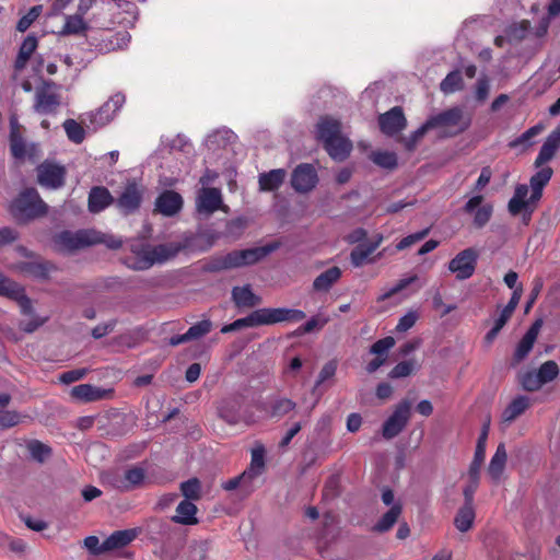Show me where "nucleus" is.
<instances>
[{
	"instance_id": "7c9ffc66",
	"label": "nucleus",
	"mask_w": 560,
	"mask_h": 560,
	"mask_svg": "<svg viewBox=\"0 0 560 560\" xmlns=\"http://www.w3.org/2000/svg\"><path fill=\"white\" fill-rule=\"evenodd\" d=\"M285 175L287 173L283 168L261 173L258 178L259 189L262 191L277 190L283 184Z\"/></svg>"
},
{
	"instance_id": "ddd939ff",
	"label": "nucleus",
	"mask_w": 560,
	"mask_h": 560,
	"mask_svg": "<svg viewBox=\"0 0 560 560\" xmlns=\"http://www.w3.org/2000/svg\"><path fill=\"white\" fill-rule=\"evenodd\" d=\"M151 245L148 243H132L130 245V255L122 257L121 262L131 270L143 271L150 269L153 265H144V261L152 260Z\"/></svg>"
},
{
	"instance_id": "6e6d98bb",
	"label": "nucleus",
	"mask_w": 560,
	"mask_h": 560,
	"mask_svg": "<svg viewBox=\"0 0 560 560\" xmlns=\"http://www.w3.org/2000/svg\"><path fill=\"white\" fill-rule=\"evenodd\" d=\"M16 293L11 294L9 299L16 301L21 308V312L25 315H34V308L31 299L25 294V290L22 285H18L14 290Z\"/></svg>"
},
{
	"instance_id": "9b49d317",
	"label": "nucleus",
	"mask_w": 560,
	"mask_h": 560,
	"mask_svg": "<svg viewBox=\"0 0 560 560\" xmlns=\"http://www.w3.org/2000/svg\"><path fill=\"white\" fill-rule=\"evenodd\" d=\"M144 189L136 182H128L121 194L115 199V206L122 215L137 212L142 203Z\"/></svg>"
},
{
	"instance_id": "5fc2aeb1",
	"label": "nucleus",
	"mask_w": 560,
	"mask_h": 560,
	"mask_svg": "<svg viewBox=\"0 0 560 560\" xmlns=\"http://www.w3.org/2000/svg\"><path fill=\"white\" fill-rule=\"evenodd\" d=\"M102 481L119 492H126L124 475L120 470H109L102 474Z\"/></svg>"
},
{
	"instance_id": "473e14b6",
	"label": "nucleus",
	"mask_w": 560,
	"mask_h": 560,
	"mask_svg": "<svg viewBox=\"0 0 560 560\" xmlns=\"http://www.w3.org/2000/svg\"><path fill=\"white\" fill-rule=\"evenodd\" d=\"M476 517L474 504L464 503L454 517V525L460 533L468 532Z\"/></svg>"
},
{
	"instance_id": "dca6fc26",
	"label": "nucleus",
	"mask_w": 560,
	"mask_h": 560,
	"mask_svg": "<svg viewBox=\"0 0 560 560\" xmlns=\"http://www.w3.org/2000/svg\"><path fill=\"white\" fill-rule=\"evenodd\" d=\"M243 404L244 399L241 396H231L222 399L217 407L219 418L231 425L240 423L243 419Z\"/></svg>"
},
{
	"instance_id": "ea45409f",
	"label": "nucleus",
	"mask_w": 560,
	"mask_h": 560,
	"mask_svg": "<svg viewBox=\"0 0 560 560\" xmlns=\"http://www.w3.org/2000/svg\"><path fill=\"white\" fill-rule=\"evenodd\" d=\"M233 269L230 260V254L214 255L209 257L206 264L202 266V270L206 272H220L223 270Z\"/></svg>"
},
{
	"instance_id": "b1692460",
	"label": "nucleus",
	"mask_w": 560,
	"mask_h": 560,
	"mask_svg": "<svg viewBox=\"0 0 560 560\" xmlns=\"http://www.w3.org/2000/svg\"><path fill=\"white\" fill-rule=\"evenodd\" d=\"M560 147V125L546 138L536 158L535 166L539 167L549 162Z\"/></svg>"
},
{
	"instance_id": "6ab92c4d",
	"label": "nucleus",
	"mask_w": 560,
	"mask_h": 560,
	"mask_svg": "<svg viewBox=\"0 0 560 560\" xmlns=\"http://www.w3.org/2000/svg\"><path fill=\"white\" fill-rule=\"evenodd\" d=\"M542 326V319H536L528 330L525 332L521 341L518 342L514 354H513V365L521 363L530 352L533 346L537 339L539 330Z\"/></svg>"
},
{
	"instance_id": "49530a36",
	"label": "nucleus",
	"mask_w": 560,
	"mask_h": 560,
	"mask_svg": "<svg viewBox=\"0 0 560 560\" xmlns=\"http://www.w3.org/2000/svg\"><path fill=\"white\" fill-rule=\"evenodd\" d=\"M517 378L524 390L535 392L542 387V383L535 370L522 372L518 374Z\"/></svg>"
},
{
	"instance_id": "c9c22d12",
	"label": "nucleus",
	"mask_w": 560,
	"mask_h": 560,
	"mask_svg": "<svg viewBox=\"0 0 560 560\" xmlns=\"http://www.w3.org/2000/svg\"><path fill=\"white\" fill-rule=\"evenodd\" d=\"M528 195V186L525 184L517 185L515 187L514 196L510 199L508 209L512 215L520 214L523 210L528 207L526 197Z\"/></svg>"
},
{
	"instance_id": "c756f323",
	"label": "nucleus",
	"mask_w": 560,
	"mask_h": 560,
	"mask_svg": "<svg viewBox=\"0 0 560 560\" xmlns=\"http://www.w3.org/2000/svg\"><path fill=\"white\" fill-rule=\"evenodd\" d=\"M341 275V269L337 266H334L314 279L313 289L317 292H328L331 287L340 279Z\"/></svg>"
},
{
	"instance_id": "bf43d9fd",
	"label": "nucleus",
	"mask_w": 560,
	"mask_h": 560,
	"mask_svg": "<svg viewBox=\"0 0 560 560\" xmlns=\"http://www.w3.org/2000/svg\"><path fill=\"white\" fill-rule=\"evenodd\" d=\"M542 130V127L540 125H536L527 129L525 132H523L520 137L512 140L509 145L511 148H517L520 145H524L525 148L529 147L532 144L530 140L540 133Z\"/></svg>"
},
{
	"instance_id": "0eeeda50",
	"label": "nucleus",
	"mask_w": 560,
	"mask_h": 560,
	"mask_svg": "<svg viewBox=\"0 0 560 560\" xmlns=\"http://www.w3.org/2000/svg\"><path fill=\"white\" fill-rule=\"evenodd\" d=\"M412 401L405 398L400 400L384 422L382 428V435L385 440H392L396 438L408 424L411 417Z\"/></svg>"
},
{
	"instance_id": "052dcab7",
	"label": "nucleus",
	"mask_w": 560,
	"mask_h": 560,
	"mask_svg": "<svg viewBox=\"0 0 560 560\" xmlns=\"http://www.w3.org/2000/svg\"><path fill=\"white\" fill-rule=\"evenodd\" d=\"M395 346V339L390 336L375 341L371 348L370 353L375 354L387 360V353L390 348Z\"/></svg>"
},
{
	"instance_id": "a19ab883",
	"label": "nucleus",
	"mask_w": 560,
	"mask_h": 560,
	"mask_svg": "<svg viewBox=\"0 0 560 560\" xmlns=\"http://www.w3.org/2000/svg\"><path fill=\"white\" fill-rule=\"evenodd\" d=\"M265 467V448L264 446H258L252 451V460L249 467L245 470V472L249 476V479H255L258 477Z\"/></svg>"
},
{
	"instance_id": "864d4df0",
	"label": "nucleus",
	"mask_w": 560,
	"mask_h": 560,
	"mask_svg": "<svg viewBox=\"0 0 560 560\" xmlns=\"http://www.w3.org/2000/svg\"><path fill=\"white\" fill-rule=\"evenodd\" d=\"M27 450L32 458L38 463H43L51 454V448L38 440L30 441L27 443Z\"/></svg>"
},
{
	"instance_id": "774afa93",
	"label": "nucleus",
	"mask_w": 560,
	"mask_h": 560,
	"mask_svg": "<svg viewBox=\"0 0 560 560\" xmlns=\"http://www.w3.org/2000/svg\"><path fill=\"white\" fill-rule=\"evenodd\" d=\"M22 416L14 410H0V429H9L18 425Z\"/></svg>"
},
{
	"instance_id": "0e129e2a",
	"label": "nucleus",
	"mask_w": 560,
	"mask_h": 560,
	"mask_svg": "<svg viewBox=\"0 0 560 560\" xmlns=\"http://www.w3.org/2000/svg\"><path fill=\"white\" fill-rule=\"evenodd\" d=\"M211 328L212 323L209 319H203L189 327V329L186 331V335L189 341L199 339L210 332Z\"/></svg>"
},
{
	"instance_id": "f3484780",
	"label": "nucleus",
	"mask_w": 560,
	"mask_h": 560,
	"mask_svg": "<svg viewBox=\"0 0 560 560\" xmlns=\"http://www.w3.org/2000/svg\"><path fill=\"white\" fill-rule=\"evenodd\" d=\"M196 208L199 213L210 215L222 208V195L219 188L203 187L196 199Z\"/></svg>"
},
{
	"instance_id": "423d86ee",
	"label": "nucleus",
	"mask_w": 560,
	"mask_h": 560,
	"mask_svg": "<svg viewBox=\"0 0 560 560\" xmlns=\"http://www.w3.org/2000/svg\"><path fill=\"white\" fill-rule=\"evenodd\" d=\"M281 243L279 241L271 242L264 246L246 248V249H235L229 252L230 260L232 262L233 269L242 268L246 266L255 265L262 259H265L268 255L279 249Z\"/></svg>"
},
{
	"instance_id": "cd10ccee",
	"label": "nucleus",
	"mask_w": 560,
	"mask_h": 560,
	"mask_svg": "<svg viewBox=\"0 0 560 560\" xmlns=\"http://www.w3.org/2000/svg\"><path fill=\"white\" fill-rule=\"evenodd\" d=\"M325 150L335 161H345L352 150V143L341 135L324 144Z\"/></svg>"
},
{
	"instance_id": "e2e57ef3",
	"label": "nucleus",
	"mask_w": 560,
	"mask_h": 560,
	"mask_svg": "<svg viewBox=\"0 0 560 560\" xmlns=\"http://www.w3.org/2000/svg\"><path fill=\"white\" fill-rule=\"evenodd\" d=\"M311 410L306 411V419L294 422L291 428L287 431L284 436L279 442V447L285 448L291 443L292 439L301 431L302 427L308 422V418L311 416Z\"/></svg>"
},
{
	"instance_id": "20e7f679",
	"label": "nucleus",
	"mask_w": 560,
	"mask_h": 560,
	"mask_svg": "<svg viewBox=\"0 0 560 560\" xmlns=\"http://www.w3.org/2000/svg\"><path fill=\"white\" fill-rule=\"evenodd\" d=\"M306 314L296 308L287 307H264L253 311L246 317L238 318L242 329L246 327H258L275 325L284 322H300Z\"/></svg>"
},
{
	"instance_id": "39448f33",
	"label": "nucleus",
	"mask_w": 560,
	"mask_h": 560,
	"mask_svg": "<svg viewBox=\"0 0 560 560\" xmlns=\"http://www.w3.org/2000/svg\"><path fill=\"white\" fill-rule=\"evenodd\" d=\"M427 121L431 129L444 128L441 133L442 138L456 137L466 131L471 125V118L465 116L464 110L458 106L431 116Z\"/></svg>"
},
{
	"instance_id": "f257e3e1",
	"label": "nucleus",
	"mask_w": 560,
	"mask_h": 560,
	"mask_svg": "<svg viewBox=\"0 0 560 560\" xmlns=\"http://www.w3.org/2000/svg\"><path fill=\"white\" fill-rule=\"evenodd\" d=\"M47 212V203L33 187L20 191L10 206V213L19 224H27L31 221L40 219Z\"/></svg>"
},
{
	"instance_id": "a211bd4d",
	"label": "nucleus",
	"mask_w": 560,
	"mask_h": 560,
	"mask_svg": "<svg viewBox=\"0 0 560 560\" xmlns=\"http://www.w3.org/2000/svg\"><path fill=\"white\" fill-rule=\"evenodd\" d=\"M183 205L180 194L175 190H164L155 199L154 211L164 217H174L182 210Z\"/></svg>"
},
{
	"instance_id": "72a5a7b5",
	"label": "nucleus",
	"mask_w": 560,
	"mask_h": 560,
	"mask_svg": "<svg viewBox=\"0 0 560 560\" xmlns=\"http://www.w3.org/2000/svg\"><path fill=\"white\" fill-rule=\"evenodd\" d=\"M529 407V399L526 396H517L503 410L502 419L504 422H513L517 417L523 415Z\"/></svg>"
},
{
	"instance_id": "3c124183",
	"label": "nucleus",
	"mask_w": 560,
	"mask_h": 560,
	"mask_svg": "<svg viewBox=\"0 0 560 560\" xmlns=\"http://www.w3.org/2000/svg\"><path fill=\"white\" fill-rule=\"evenodd\" d=\"M63 128L69 140L77 144L83 142L85 138V131L83 127L80 124H78L74 119L65 120Z\"/></svg>"
},
{
	"instance_id": "69168bd1",
	"label": "nucleus",
	"mask_w": 560,
	"mask_h": 560,
	"mask_svg": "<svg viewBox=\"0 0 560 560\" xmlns=\"http://www.w3.org/2000/svg\"><path fill=\"white\" fill-rule=\"evenodd\" d=\"M327 322H328L327 318H320L319 316H313L304 325L300 326L294 331V335L302 336L304 334H310L314 330H319L327 324Z\"/></svg>"
},
{
	"instance_id": "a18cd8bd",
	"label": "nucleus",
	"mask_w": 560,
	"mask_h": 560,
	"mask_svg": "<svg viewBox=\"0 0 560 560\" xmlns=\"http://www.w3.org/2000/svg\"><path fill=\"white\" fill-rule=\"evenodd\" d=\"M429 130H431V128L425 120V122L415 130L409 137H401L399 141L404 144L407 151L412 152Z\"/></svg>"
},
{
	"instance_id": "a878e982",
	"label": "nucleus",
	"mask_w": 560,
	"mask_h": 560,
	"mask_svg": "<svg viewBox=\"0 0 560 560\" xmlns=\"http://www.w3.org/2000/svg\"><path fill=\"white\" fill-rule=\"evenodd\" d=\"M232 301L237 307L252 308L261 303V298L253 292L250 285L246 284L232 289Z\"/></svg>"
},
{
	"instance_id": "4c0bfd02",
	"label": "nucleus",
	"mask_w": 560,
	"mask_h": 560,
	"mask_svg": "<svg viewBox=\"0 0 560 560\" xmlns=\"http://www.w3.org/2000/svg\"><path fill=\"white\" fill-rule=\"evenodd\" d=\"M488 433H489V422L485 423L481 429L480 435L477 441L474 459L469 465V469H472V470L475 469V470L480 471L481 465L485 460L486 443H487V439H488Z\"/></svg>"
},
{
	"instance_id": "37998d69",
	"label": "nucleus",
	"mask_w": 560,
	"mask_h": 560,
	"mask_svg": "<svg viewBox=\"0 0 560 560\" xmlns=\"http://www.w3.org/2000/svg\"><path fill=\"white\" fill-rule=\"evenodd\" d=\"M377 243L359 244L350 254L351 264L354 267H361L368 257L375 252Z\"/></svg>"
},
{
	"instance_id": "2f4dec72",
	"label": "nucleus",
	"mask_w": 560,
	"mask_h": 560,
	"mask_svg": "<svg viewBox=\"0 0 560 560\" xmlns=\"http://www.w3.org/2000/svg\"><path fill=\"white\" fill-rule=\"evenodd\" d=\"M37 37L35 35H27L22 45L20 46L18 57L14 62L15 70H22L25 68L27 61L30 60L31 56L37 48Z\"/></svg>"
},
{
	"instance_id": "603ef678",
	"label": "nucleus",
	"mask_w": 560,
	"mask_h": 560,
	"mask_svg": "<svg viewBox=\"0 0 560 560\" xmlns=\"http://www.w3.org/2000/svg\"><path fill=\"white\" fill-rule=\"evenodd\" d=\"M542 385L552 382L559 375L557 362L549 360L544 362L536 371Z\"/></svg>"
},
{
	"instance_id": "393cba45",
	"label": "nucleus",
	"mask_w": 560,
	"mask_h": 560,
	"mask_svg": "<svg viewBox=\"0 0 560 560\" xmlns=\"http://www.w3.org/2000/svg\"><path fill=\"white\" fill-rule=\"evenodd\" d=\"M317 138L326 144L341 135V124L329 116L322 117L316 125Z\"/></svg>"
},
{
	"instance_id": "79ce46f5",
	"label": "nucleus",
	"mask_w": 560,
	"mask_h": 560,
	"mask_svg": "<svg viewBox=\"0 0 560 560\" xmlns=\"http://www.w3.org/2000/svg\"><path fill=\"white\" fill-rule=\"evenodd\" d=\"M464 89V81L459 70L451 71L440 83V90L444 94H452Z\"/></svg>"
},
{
	"instance_id": "1a4fd4ad",
	"label": "nucleus",
	"mask_w": 560,
	"mask_h": 560,
	"mask_svg": "<svg viewBox=\"0 0 560 560\" xmlns=\"http://www.w3.org/2000/svg\"><path fill=\"white\" fill-rule=\"evenodd\" d=\"M479 253L474 247H468L459 252L453 259L448 261L447 268L459 281H464L472 277L476 271Z\"/></svg>"
},
{
	"instance_id": "c03bdc74",
	"label": "nucleus",
	"mask_w": 560,
	"mask_h": 560,
	"mask_svg": "<svg viewBox=\"0 0 560 560\" xmlns=\"http://www.w3.org/2000/svg\"><path fill=\"white\" fill-rule=\"evenodd\" d=\"M371 160L374 164L386 170H395L398 165L397 155L394 152L376 151L372 152Z\"/></svg>"
},
{
	"instance_id": "6e6552de",
	"label": "nucleus",
	"mask_w": 560,
	"mask_h": 560,
	"mask_svg": "<svg viewBox=\"0 0 560 560\" xmlns=\"http://www.w3.org/2000/svg\"><path fill=\"white\" fill-rule=\"evenodd\" d=\"M37 183L47 189L57 190L65 186L67 168L50 160H45L36 167Z\"/></svg>"
},
{
	"instance_id": "412c9836",
	"label": "nucleus",
	"mask_w": 560,
	"mask_h": 560,
	"mask_svg": "<svg viewBox=\"0 0 560 560\" xmlns=\"http://www.w3.org/2000/svg\"><path fill=\"white\" fill-rule=\"evenodd\" d=\"M115 205V198L104 186H94L89 192L88 208L92 213H98L110 205Z\"/></svg>"
},
{
	"instance_id": "bb28decb",
	"label": "nucleus",
	"mask_w": 560,
	"mask_h": 560,
	"mask_svg": "<svg viewBox=\"0 0 560 560\" xmlns=\"http://www.w3.org/2000/svg\"><path fill=\"white\" fill-rule=\"evenodd\" d=\"M508 460V453L504 443H500L492 456L489 466L488 474L492 481L498 483L502 477Z\"/></svg>"
},
{
	"instance_id": "4be33fe9",
	"label": "nucleus",
	"mask_w": 560,
	"mask_h": 560,
	"mask_svg": "<svg viewBox=\"0 0 560 560\" xmlns=\"http://www.w3.org/2000/svg\"><path fill=\"white\" fill-rule=\"evenodd\" d=\"M14 269L20 273L46 280L49 277V272L55 269V266L44 260L20 261L14 265Z\"/></svg>"
},
{
	"instance_id": "2eb2a0df",
	"label": "nucleus",
	"mask_w": 560,
	"mask_h": 560,
	"mask_svg": "<svg viewBox=\"0 0 560 560\" xmlns=\"http://www.w3.org/2000/svg\"><path fill=\"white\" fill-rule=\"evenodd\" d=\"M54 85V82H44V86L36 90L35 112L45 115L56 113L57 108L60 106V96L57 93L48 91V89Z\"/></svg>"
},
{
	"instance_id": "4468645a",
	"label": "nucleus",
	"mask_w": 560,
	"mask_h": 560,
	"mask_svg": "<svg viewBox=\"0 0 560 560\" xmlns=\"http://www.w3.org/2000/svg\"><path fill=\"white\" fill-rule=\"evenodd\" d=\"M381 131L386 136H395L407 126V119L400 106H395L378 117Z\"/></svg>"
},
{
	"instance_id": "8fccbe9b",
	"label": "nucleus",
	"mask_w": 560,
	"mask_h": 560,
	"mask_svg": "<svg viewBox=\"0 0 560 560\" xmlns=\"http://www.w3.org/2000/svg\"><path fill=\"white\" fill-rule=\"evenodd\" d=\"M295 407L296 404L292 399L281 397L272 401L270 415L273 418H281L293 411Z\"/></svg>"
},
{
	"instance_id": "7ed1b4c3",
	"label": "nucleus",
	"mask_w": 560,
	"mask_h": 560,
	"mask_svg": "<svg viewBox=\"0 0 560 560\" xmlns=\"http://www.w3.org/2000/svg\"><path fill=\"white\" fill-rule=\"evenodd\" d=\"M306 314L296 308L287 307H264L253 311L246 317L238 318L242 329L246 327H258L275 325L284 322H300Z\"/></svg>"
},
{
	"instance_id": "c85d7f7f",
	"label": "nucleus",
	"mask_w": 560,
	"mask_h": 560,
	"mask_svg": "<svg viewBox=\"0 0 560 560\" xmlns=\"http://www.w3.org/2000/svg\"><path fill=\"white\" fill-rule=\"evenodd\" d=\"M197 506L188 500H183L176 508V514L172 516V521L182 525H195L198 523Z\"/></svg>"
},
{
	"instance_id": "13d9d810",
	"label": "nucleus",
	"mask_w": 560,
	"mask_h": 560,
	"mask_svg": "<svg viewBox=\"0 0 560 560\" xmlns=\"http://www.w3.org/2000/svg\"><path fill=\"white\" fill-rule=\"evenodd\" d=\"M10 150L15 159H24L26 155L25 141L20 132H10Z\"/></svg>"
},
{
	"instance_id": "680f3d73",
	"label": "nucleus",
	"mask_w": 560,
	"mask_h": 560,
	"mask_svg": "<svg viewBox=\"0 0 560 560\" xmlns=\"http://www.w3.org/2000/svg\"><path fill=\"white\" fill-rule=\"evenodd\" d=\"M42 9V5L32 7L28 12L18 21L16 30L21 33L25 32L40 15Z\"/></svg>"
},
{
	"instance_id": "f03ea898",
	"label": "nucleus",
	"mask_w": 560,
	"mask_h": 560,
	"mask_svg": "<svg viewBox=\"0 0 560 560\" xmlns=\"http://www.w3.org/2000/svg\"><path fill=\"white\" fill-rule=\"evenodd\" d=\"M213 245L210 238H202L196 235H185L182 242H172L151 246L152 260L148 259L144 265L164 264L175 258L180 252H207Z\"/></svg>"
},
{
	"instance_id": "e433bc0d",
	"label": "nucleus",
	"mask_w": 560,
	"mask_h": 560,
	"mask_svg": "<svg viewBox=\"0 0 560 560\" xmlns=\"http://www.w3.org/2000/svg\"><path fill=\"white\" fill-rule=\"evenodd\" d=\"M402 511V506L399 503L394 504L373 526V530L377 533L388 532L395 523L398 521Z\"/></svg>"
},
{
	"instance_id": "f8f14e48",
	"label": "nucleus",
	"mask_w": 560,
	"mask_h": 560,
	"mask_svg": "<svg viewBox=\"0 0 560 560\" xmlns=\"http://www.w3.org/2000/svg\"><path fill=\"white\" fill-rule=\"evenodd\" d=\"M318 174L311 163H301L291 173V186L299 194L312 191L318 184Z\"/></svg>"
},
{
	"instance_id": "338daca9",
	"label": "nucleus",
	"mask_w": 560,
	"mask_h": 560,
	"mask_svg": "<svg viewBox=\"0 0 560 560\" xmlns=\"http://www.w3.org/2000/svg\"><path fill=\"white\" fill-rule=\"evenodd\" d=\"M552 176V168L551 167H544L537 173H535L530 177V187L537 188V189H544V187L549 183L550 178Z\"/></svg>"
},
{
	"instance_id": "de8ad7c7",
	"label": "nucleus",
	"mask_w": 560,
	"mask_h": 560,
	"mask_svg": "<svg viewBox=\"0 0 560 560\" xmlns=\"http://www.w3.org/2000/svg\"><path fill=\"white\" fill-rule=\"evenodd\" d=\"M179 488L185 500L196 501L201 497V483L198 478H190L182 482Z\"/></svg>"
},
{
	"instance_id": "5701e85b",
	"label": "nucleus",
	"mask_w": 560,
	"mask_h": 560,
	"mask_svg": "<svg viewBox=\"0 0 560 560\" xmlns=\"http://www.w3.org/2000/svg\"><path fill=\"white\" fill-rule=\"evenodd\" d=\"M139 533H140L139 528L116 530V532L112 533L102 542V549L109 551V550L124 548V547L128 546L130 542H132L137 538Z\"/></svg>"
},
{
	"instance_id": "9d476101",
	"label": "nucleus",
	"mask_w": 560,
	"mask_h": 560,
	"mask_svg": "<svg viewBox=\"0 0 560 560\" xmlns=\"http://www.w3.org/2000/svg\"><path fill=\"white\" fill-rule=\"evenodd\" d=\"M94 235V230L62 231L54 237V242L61 250L74 252L95 245L97 240L92 238Z\"/></svg>"
},
{
	"instance_id": "4d7b16f0",
	"label": "nucleus",
	"mask_w": 560,
	"mask_h": 560,
	"mask_svg": "<svg viewBox=\"0 0 560 560\" xmlns=\"http://www.w3.org/2000/svg\"><path fill=\"white\" fill-rule=\"evenodd\" d=\"M521 294H522L521 288L514 290L509 303L501 311V314H500L499 318L497 319L498 322H500V324H503L505 326L508 320L511 318V316L513 315V313L521 300Z\"/></svg>"
},
{
	"instance_id": "aec40b11",
	"label": "nucleus",
	"mask_w": 560,
	"mask_h": 560,
	"mask_svg": "<svg viewBox=\"0 0 560 560\" xmlns=\"http://www.w3.org/2000/svg\"><path fill=\"white\" fill-rule=\"evenodd\" d=\"M113 389H104L92 384H80L71 388V396L80 401H97L109 397Z\"/></svg>"
},
{
	"instance_id": "09e8293b",
	"label": "nucleus",
	"mask_w": 560,
	"mask_h": 560,
	"mask_svg": "<svg viewBox=\"0 0 560 560\" xmlns=\"http://www.w3.org/2000/svg\"><path fill=\"white\" fill-rule=\"evenodd\" d=\"M480 471L468 469V483L463 490L464 503L474 504V494L478 489Z\"/></svg>"
},
{
	"instance_id": "f704fd0d",
	"label": "nucleus",
	"mask_w": 560,
	"mask_h": 560,
	"mask_svg": "<svg viewBox=\"0 0 560 560\" xmlns=\"http://www.w3.org/2000/svg\"><path fill=\"white\" fill-rule=\"evenodd\" d=\"M126 492H130L143 486L147 472L139 466H132L122 471Z\"/></svg>"
},
{
	"instance_id": "58836bf2",
	"label": "nucleus",
	"mask_w": 560,
	"mask_h": 560,
	"mask_svg": "<svg viewBox=\"0 0 560 560\" xmlns=\"http://www.w3.org/2000/svg\"><path fill=\"white\" fill-rule=\"evenodd\" d=\"M89 26L80 14L67 15L66 22L59 35H80L88 31Z\"/></svg>"
}]
</instances>
